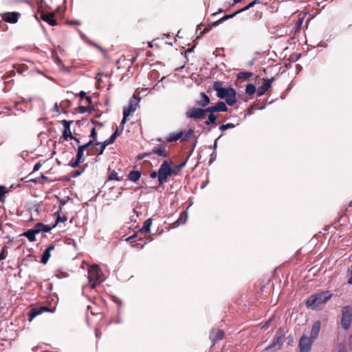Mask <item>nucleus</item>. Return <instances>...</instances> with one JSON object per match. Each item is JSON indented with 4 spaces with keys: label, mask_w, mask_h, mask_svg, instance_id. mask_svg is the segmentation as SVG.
Segmentation results:
<instances>
[{
    "label": "nucleus",
    "mask_w": 352,
    "mask_h": 352,
    "mask_svg": "<svg viewBox=\"0 0 352 352\" xmlns=\"http://www.w3.org/2000/svg\"><path fill=\"white\" fill-rule=\"evenodd\" d=\"M224 82L222 81H214L213 89L217 91V96L221 99H225L229 106H232L236 102V91L234 88L229 87H223Z\"/></svg>",
    "instance_id": "nucleus-1"
},
{
    "label": "nucleus",
    "mask_w": 352,
    "mask_h": 352,
    "mask_svg": "<svg viewBox=\"0 0 352 352\" xmlns=\"http://www.w3.org/2000/svg\"><path fill=\"white\" fill-rule=\"evenodd\" d=\"M192 133H185V136L183 138V133H176L174 135L167 138L164 141H162V138H158L157 141L163 142L159 146H155L151 153L152 154H156L158 156L163 157H168L169 156V151L166 148L168 143L175 142L182 138V140H184L190 137Z\"/></svg>",
    "instance_id": "nucleus-2"
},
{
    "label": "nucleus",
    "mask_w": 352,
    "mask_h": 352,
    "mask_svg": "<svg viewBox=\"0 0 352 352\" xmlns=\"http://www.w3.org/2000/svg\"><path fill=\"white\" fill-rule=\"evenodd\" d=\"M333 294L329 291H323L314 294L308 297L306 300V305L311 309H318L322 305L325 304L331 298Z\"/></svg>",
    "instance_id": "nucleus-3"
},
{
    "label": "nucleus",
    "mask_w": 352,
    "mask_h": 352,
    "mask_svg": "<svg viewBox=\"0 0 352 352\" xmlns=\"http://www.w3.org/2000/svg\"><path fill=\"white\" fill-rule=\"evenodd\" d=\"M172 164L173 162L170 160H165L161 164L158 170V186L166 182L168 177L175 173L174 169L171 167Z\"/></svg>",
    "instance_id": "nucleus-4"
},
{
    "label": "nucleus",
    "mask_w": 352,
    "mask_h": 352,
    "mask_svg": "<svg viewBox=\"0 0 352 352\" xmlns=\"http://www.w3.org/2000/svg\"><path fill=\"white\" fill-rule=\"evenodd\" d=\"M285 332L283 328H279L271 344L267 346L262 352H268L270 350L277 351L281 349L285 342Z\"/></svg>",
    "instance_id": "nucleus-5"
},
{
    "label": "nucleus",
    "mask_w": 352,
    "mask_h": 352,
    "mask_svg": "<svg viewBox=\"0 0 352 352\" xmlns=\"http://www.w3.org/2000/svg\"><path fill=\"white\" fill-rule=\"evenodd\" d=\"M209 116L208 120L205 122L207 125L215 124L217 117L214 114V112H224L228 111V107L224 102L219 101L215 105L208 107Z\"/></svg>",
    "instance_id": "nucleus-6"
},
{
    "label": "nucleus",
    "mask_w": 352,
    "mask_h": 352,
    "mask_svg": "<svg viewBox=\"0 0 352 352\" xmlns=\"http://www.w3.org/2000/svg\"><path fill=\"white\" fill-rule=\"evenodd\" d=\"M101 270L96 265H92L88 270L87 278L91 287L94 288L100 282Z\"/></svg>",
    "instance_id": "nucleus-7"
},
{
    "label": "nucleus",
    "mask_w": 352,
    "mask_h": 352,
    "mask_svg": "<svg viewBox=\"0 0 352 352\" xmlns=\"http://www.w3.org/2000/svg\"><path fill=\"white\" fill-rule=\"evenodd\" d=\"M208 113L209 112L208 108L200 109L197 107H192L186 112V116L188 118H192L195 120H204L206 118Z\"/></svg>",
    "instance_id": "nucleus-8"
},
{
    "label": "nucleus",
    "mask_w": 352,
    "mask_h": 352,
    "mask_svg": "<svg viewBox=\"0 0 352 352\" xmlns=\"http://www.w3.org/2000/svg\"><path fill=\"white\" fill-rule=\"evenodd\" d=\"M352 321V311L349 306H345L342 308V320H341V325L342 327L348 330L351 324Z\"/></svg>",
    "instance_id": "nucleus-9"
},
{
    "label": "nucleus",
    "mask_w": 352,
    "mask_h": 352,
    "mask_svg": "<svg viewBox=\"0 0 352 352\" xmlns=\"http://www.w3.org/2000/svg\"><path fill=\"white\" fill-rule=\"evenodd\" d=\"M152 225V219L149 218L146 219L143 224L142 228L139 230L138 233L133 234L132 236L128 237L126 240L130 241L131 243H133L138 241H143L142 238L138 237L139 234L148 233L150 232L151 226Z\"/></svg>",
    "instance_id": "nucleus-10"
},
{
    "label": "nucleus",
    "mask_w": 352,
    "mask_h": 352,
    "mask_svg": "<svg viewBox=\"0 0 352 352\" xmlns=\"http://www.w3.org/2000/svg\"><path fill=\"white\" fill-rule=\"evenodd\" d=\"M138 104V100L135 96H133V98L130 100L128 107H125L123 110L124 117L122 120L121 124H124V122L126 121V118L131 115L135 111Z\"/></svg>",
    "instance_id": "nucleus-11"
},
{
    "label": "nucleus",
    "mask_w": 352,
    "mask_h": 352,
    "mask_svg": "<svg viewBox=\"0 0 352 352\" xmlns=\"http://www.w3.org/2000/svg\"><path fill=\"white\" fill-rule=\"evenodd\" d=\"M46 311L53 312L54 309H50L47 306H41L39 307H34L31 309L30 311L28 314L29 321H32L36 316Z\"/></svg>",
    "instance_id": "nucleus-12"
},
{
    "label": "nucleus",
    "mask_w": 352,
    "mask_h": 352,
    "mask_svg": "<svg viewBox=\"0 0 352 352\" xmlns=\"http://www.w3.org/2000/svg\"><path fill=\"white\" fill-rule=\"evenodd\" d=\"M312 342L310 338L305 336L301 337L298 344L300 352H309Z\"/></svg>",
    "instance_id": "nucleus-13"
},
{
    "label": "nucleus",
    "mask_w": 352,
    "mask_h": 352,
    "mask_svg": "<svg viewBox=\"0 0 352 352\" xmlns=\"http://www.w3.org/2000/svg\"><path fill=\"white\" fill-rule=\"evenodd\" d=\"M2 19L9 23H16L21 14L17 12H4L1 14Z\"/></svg>",
    "instance_id": "nucleus-14"
},
{
    "label": "nucleus",
    "mask_w": 352,
    "mask_h": 352,
    "mask_svg": "<svg viewBox=\"0 0 352 352\" xmlns=\"http://www.w3.org/2000/svg\"><path fill=\"white\" fill-rule=\"evenodd\" d=\"M38 13L40 14V18L47 22L49 25L52 26H55L57 25L56 21L54 19L55 14L54 12H48L45 13L44 11H40L38 10Z\"/></svg>",
    "instance_id": "nucleus-15"
},
{
    "label": "nucleus",
    "mask_w": 352,
    "mask_h": 352,
    "mask_svg": "<svg viewBox=\"0 0 352 352\" xmlns=\"http://www.w3.org/2000/svg\"><path fill=\"white\" fill-rule=\"evenodd\" d=\"M263 84L258 87L257 89L258 96H261L271 87L272 82L274 80V78L270 79H263Z\"/></svg>",
    "instance_id": "nucleus-16"
},
{
    "label": "nucleus",
    "mask_w": 352,
    "mask_h": 352,
    "mask_svg": "<svg viewBox=\"0 0 352 352\" xmlns=\"http://www.w3.org/2000/svg\"><path fill=\"white\" fill-rule=\"evenodd\" d=\"M224 336V332L221 329H213L210 333V339L212 340L213 344L217 342L222 340Z\"/></svg>",
    "instance_id": "nucleus-17"
},
{
    "label": "nucleus",
    "mask_w": 352,
    "mask_h": 352,
    "mask_svg": "<svg viewBox=\"0 0 352 352\" xmlns=\"http://www.w3.org/2000/svg\"><path fill=\"white\" fill-rule=\"evenodd\" d=\"M321 324L320 321H316L312 325L311 333H310V339L313 341V340L316 339L320 332Z\"/></svg>",
    "instance_id": "nucleus-18"
},
{
    "label": "nucleus",
    "mask_w": 352,
    "mask_h": 352,
    "mask_svg": "<svg viewBox=\"0 0 352 352\" xmlns=\"http://www.w3.org/2000/svg\"><path fill=\"white\" fill-rule=\"evenodd\" d=\"M55 246L52 244L50 245L42 254L41 262L43 264H46L50 257V252L54 250Z\"/></svg>",
    "instance_id": "nucleus-19"
},
{
    "label": "nucleus",
    "mask_w": 352,
    "mask_h": 352,
    "mask_svg": "<svg viewBox=\"0 0 352 352\" xmlns=\"http://www.w3.org/2000/svg\"><path fill=\"white\" fill-rule=\"evenodd\" d=\"M98 146H99L98 148L91 149L87 152L86 155H97L98 156L101 155L103 153L106 146L102 142Z\"/></svg>",
    "instance_id": "nucleus-20"
},
{
    "label": "nucleus",
    "mask_w": 352,
    "mask_h": 352,
    "mask_svg": "<svg viewBox=\"0 0 352 352\" xmlns=\"http://www.w3.org/2000/svg\"><path fill=\"white\" fill-rule=\"evenodd\" d=\"M201 100H197L196 104L202 107H206L210 102V98L204 93H201Z\"/></svg>",
    "instance_id": "nucleus-21"
},
{
    "label": "nucleus",
    "mask_w": 352,
    "mask_h": 352,
    "mask_svg": "<svg viewBox=\"0 0 352 352\" xmlns=\"http://www.w3.org/2000/svg\"><path fill=\"white\" fill-rule=\"evenodd\" d=\"M38 231L37 230H34L33 228L32 229H30L26 232H25L23 235L26 236L28 238V239L30 241V242H33V241H36V234H38Z\"/></svg>",
    "instance_id": "nucleus-22"
},
{
    "label": "nucleus",
    "mask_w": 352,
    "mask_h": 352,
    "mask_svg": "<svg viewBox=\"0 0 352 352\" xmlns=\"http://www.w3.org/2000/svg\"><path fill=\"white\" fill-rule=\"evenodd\" d=\"M141 172L139 170H132L129 173L128 178L130 181L135 182L140 179Z\"/></svg>",
    "instance_id": "nucleus-23"
},
{
    "label": "nucleus",
    "mask_w": 352,
    "mask_h": 352,
    "mask_svg": "<svg viewBox=\"0 0 352 352\" xmlns=\"http://www.w3.org/2000/svg\"><path fill=\"white\" fill-rule=\"evenodd\" d=\"M121 133H112L111 136L109 138L104 140V142H102V143L105 145L107 147L108 145L113 144L118 136H119Z\"/></svg>",
    "instance_id": "nucleus-24"
},
{
    "label": "nucleus",
    "mask_w": 352,
    "mask_h": 352,
    "mask_svg": "<svg viewBox=\"0 0 352 352\" xmlns=\"http://www.w3.org/2000/svg\"><path fill=\"white\" fill-rule=\"evenodd\" d=\"M256 91L257 92V89H256V87L254 85L250 83V84H248L246 85L245 93L248 95L251 96V95L254 94Z\"/></svg>",
    "instance_id": "nucleus-25"
},
{
    "label": "nucleus",
    "mask_w": 352,
    "mask_h": 352,
    "mask_svg": "<svg viewBox=\"0 0 352 352\" xmlns=\"http://www.w3.org/2000/svg\"><path fill=\"white\" fill-rule=\"evenodd\" d=\"M221 23H222V21H221V19L216 21H214L211 25H208L207 27H206L204 29V30L201 32V36L208 32L211 30L212 27L217 26L219 24H220Z\"/></svg>",
    "instance_id": "nucleus-26"
},
{
    "label": "nucleus",
    "mask_w": 352,
    "mask_h": 352,
    "mask_svg": "<svg viewBox=\"0 0 352 352\" xmlns=\"http://www.w3.org/2000/svg\"><path fill=\"white\" fill-rule=\"evenodd\" d=\"M188 214L186 212H182L180 214L179 218L175 221L177 226L184 223L186 221Z\"/></svg>",
    "instance_id": "nucleus-27"
},
{
    "label": "nucleus",
    "mask_w": 352,
    "mask_h": 352,
    "mask_svg": "<svg viewBox=\"0 0 352 352\" xmlns=\"http://www.w3.org/2000/svg\"><path fill=\"white\" fill-rule=\"evenodd\" d=\"M93 109L92 106H79L76 109L78 110V112L80 113H84L86 112H90L91 109Z\"/></svg>",
    "instance_id": "nucleus-28"
},
{
    "label": "nucleus",
    "mask_w": 352,
    "mask_h": 352,
    "mask_svg": "<svg viewBox=\"0 0 352 352\" xmlns=\"http://www.w3.org/2000/svg\"><path fill=\"white\" fill-rule=\"evenodd\" d=\"M254 75L252 72H241L237 74V78L239 79L248 78L252 77Z\"/></svg>",
    "instance_id": "nucleus-29"
},
{
    "label": "nucleus",
    "mask_w": 352,
    "mask_h": 352,
    "mask_svg": "<svg viewBox=\"0 0 352 352\" xmlns=\"http://www.w3.org/2000/svg\"><path fill=\"white\" fill-rule=\"evenodd\" d=\"M61 122L63 125V132H71L70 124L72 122V121L62 120Z\"/></svg>",
    "instance_id": "nucleus-30"
},
{
    "label": "nucleus",
    "mask_w": 352,
    "mask_h": 352,
    "mask_svg": "<svg viewBox=\"0 0 352 352\" xmlns=\"http://www.w3.org/2000/svg\"><path fill=\"white\" fill-rule=\"evenodd\" d=\"M76 158L78 161L80 160L81 162L85 161L84 151L79 148H78Z\"/></svg>",
    "instance_id": "nucleus-31"
},
{
    "label": "nucleus",
    "mask_w": 352,
    "mask_h": 352,
    "mask_svg": "<svg viewBox=\"0 0 352 352\" xmlns=\"http://www.w3.org/2000/svg\"><path fill=\"white\" fill-rule=\"evenodd\" d=\"M40 227H42V232H50L54 228L56 227V224H54L53 226H50L49 225H45L43 223V225H39Z\"/></svg>",
    "instance_id": "nucleus-32"
},
{
    "label": "nucleus",
    "mask_w": 352,
    "mask_h": 352,
    "mask_svg": "<svg viewBox=\"0 0 352 352\" xmlns=\"http://www.w3.org/2000/svg\"><path fill=\"white\" fill-rule=\"evenodd\" d=\"M63 138L64 140H68L69 139L74 140L77 143L80 142V140L78 138H76L73 136V133H63Z\"/></svg>",
    "instance_id": "nucleus-33"
},
{
    "label": "nucleus",
    "mask_w": 352,
    "mask_h": 352,
    "mask_svg": "<svg viewBox=\"0 0 352 352\" xmlns=\"http://www.w3.org/2000/svg\"><path fill=\"white\" fill-rule=\"evenodd\" d=\"M97 134L98 133H91L90 137L91 138V140H90L89 142H92L93 144L92 146H98L102 142H98L97 139Z\"/></svg>",
    "instance_id": "nucleus-34"
},
{
    "label": "nucleus",
    "mask_w": 352,
    "mask_h": 352,
    "mask_svg": "<svg viewBox=\"0 0 352 352\" xmlns=\"http://www.w3.org/2000/svg\"><path fill=\"white\" fill-rule=\"evenodd\" d=\"M61 211V208H60V210L56 212L58 214V217L56 218V222L54 224H56V226L59 223V222H65L67 221V217L65 216H63V217H60L59 215V212Z\"/></svg>",
    "instance_id": "nucleus-35"
},
{
    "label": "nucleus",
    "mask_w": 352,
    "mask_h": 352,
    "mask_svg": "<svg viewBox=\"0 0 352 352\" xmlns=\"http://www.w3.org/2000/svg\"><path fill=\"white\" fill-rule=\"evenodd\" d=\"M82 163L80 160H77L76 158H72L69 163V165L72 168H76L79 164Z\"/></svg>",
    "instance_id": "nucleus-36"
},
{
    "label": "nucleus",
    "mask_w": 352,
    "mask_h": 352,
    "mask_svg": "<svg viewBox=\"0 0 352 352\" xmlns=\"http://www.w3.org/2000/svg\"><path fill=\"white\" fill-rule=\"evenodd\" d=\"M108 179L109 180H121V179L118 176V173L114 170L109 174Z\"/></svg>",
    "instance_id": "nucleus-37"
},
{
    "label": "nucleus",
    "mask_w": 352,
    "mask_h": 352,
    "mask_svg": "<svg viewBox=\"0 0 352 352\" xmlns=\"http://www.w3.org/2000/svg\"><path fill=\"white\" fill-rule=\"evenodd\" d=\"M234 125L232 123H228L226 124H221L220 126H219V130L221 131H226L228 129H232V128H234Z\"/></svg>",
    "instance_id": "nucleus-38"
},
{
    "label": "nucleus",
    "mask_w": 352,
    "mask_h": 352,
    "mask_svg": "<svg viewBox=\"0 0 352 352\" xmlns=\"http://www.w3.org/2000/svg\"><path fill=\"white\" fill-rule=\"evenodd\" d=\"M254 5H256V3L253 1L251 3H250L248 6H246L245 7L237 10V12L241 13L242 12L246 11V10H249L250 8H252Z\"/></svg>",
    "instance_id": "nucleus-39"
},
{
    "label": "nucleus",
    "mask_w": 352,
    "mask_h": 352,
    "mask_svg": "<svg viewBox=\"0 0 352 352\" xmlns=\"http://www.w3.org/2000/svg\"><path fill=\"white\" fill-rule=\"evenodd\" d=\"M238 14H239V12H237V11H236L233 14L225 15L222 18H221V21H222V22H223L229 19L233 18L234 16H236Z\"/></svg>",
    "instance_id": "nucleus-40"
},
{
    "label": "nucleus",
    "mask_w": 352,
    "mask_h": 352,
    "mask_svg": "<svg viewBox=\"0 0 352 352\" xmlns=\"http://www.w3.org/2000/svg\"><path fill=\"white\" fill-rule=\"evenodd\" d=\"M92 144H93L92 142H88L83 145L79 146L78 148L85 152V151L87 150L90 146H92Z\"/></svg>",
    "instance_id": "nucleus-41"
},
{
    "label": "nucleus",
    "mask_w": 352,
    "mask_h": 352,
    "mask_svg": "<svg viewBox=\"0 0 352 352\" xmlns=\"http://www.w3.org/2000/svg\"><path fill=\"white\" fill-rule=\"evenodd\" d=\"M6 192V188L5 186H0V201L3 199L4 195Z\"/></svg>",
    "instance_id": "nucleus-42"
},
{
    "label": "nucleus",
    "mask_w": 352,
    "mask_h": 352,
    "mask_svg": "<svg viewBox=\"0 0 352 352\" xmlns=\"http://www.w3.org/2000/svg\"><path fill=\"white\" fill-rule=\"evenodd\" d=\"M152 154V153H140L139 154L138 156H137V160H142L143 158L146 157H149Z\"/></svg>",
    "instance_id": "nucleus-43"
},
{
    "label": "nucleus",
    "mask_w": 352,
    "mask_h": 352,
    "mask_svg": "<svg viewBox=\"0 0 352 352\" xmlns=\"http://www.w3.org/2000/svg\"><path fill=\"white\" fill-rule=\"evenodd\" d=\"M349 278L347 280L348 284L352 285V265L348 269Z\"/></svg>",
    "instance_id": "nucleus-44"
},
{
    "label": "nucleus",
    "mask_w": 352,
    "mask_h": 352,
    "mask_svg": "<svg viewBox=\"0 0 352 352\" xmlns=\"http://www.w3.org/2000/svg\"><path fill=\"white\" fill-rule=\"evenodd\" d=\"M39 225H43L42 223H38L35 225V226L33 228L34 230H38V234H39L40 232H42V227H40Z\"/></svg>",
    "instance_id": "nucleus-45"
},
{
    "label": "nucleus",
    "mask_w": 352,
    "mask_h": 352,
    "mask_svg": "<svg viewBox=\"0 0 352 352\" xmlns=\"http://www.w3.org/2000/svg\"><path fill=\"white\" fill-rule=\"evenodd\" d=\"M338 352H347L346 348L344 344H340L339 346V351Z\"/></svg>",
    "instance_id": "nucleus-46"
},
{
    "label": "nucleus",
    "mask_w": 352,
    "mask_h": 352,
    "mask_svg": "<svg viewBox=\"0 0 352 352\" xmlns=\"http://www.w3.org/2000/svg\"><path fill=\"white\" fill-rule=\"evenodd\" d=\"M41 162H38L36 163L34 166V168H33V171L35 172V171H37L41 166Z\"/></svg>",
    "instance_id": "nucleus-47"
},
{
    "label": "nucleus",
    "mask_w": 352,
    "mask_h": 352,
    "mask_svg": "<svg viewBox=\"0 0 352 352\" xmlns=\"http://www.w3.org/2000/svg\"><path fill=\"white\" fill-rule=\"evenodd\" d=\"M157 177H158V172L154 170V171H152L151 173H150V177L153 178V179H155Z\"/></svg>",
    "instance_id": "nucleus-48"
},
{
    "label": "nucleus",
    "mask_w": 352,
    "mask_h": 352,
    "mask_svg": "<svg viewBox=\"0 0 352 352\" xmlns=\"http://www.w3.org/2000/svg\"><path fill=\"white\" fill-rule=\"evenodd\" d=\"M186 165V161L180 163L179 164H178L175 168L178 170H180L182 168H183Z\"/></svg>",
    "instance_id": "nucleus-49"
},
{
    "label": "nucleus",
    "mask_w": 352,
    "mask_h": 352,
    "mask_svg": "<svg viewBox=\"0 0 352 352\" xmlns=\"http://www.w3.org/2000/svg\"><path fill=\"white\" fill-rule=\"evenodd\" d=\"M6 248L4 247L2 248V250L0 252V254H2L4 256V259L6 258Z\"/></svg>",
    "instance_id": "nucleus-50"
},
{
    "label": "nucleus",
    "mask_w": 352,
    "mask_h": 352,
    "mask_svg": "<svg viewBox=\"0 0 352 352\" xmlns=\"http://www.w3.org/2000/svg\"><path fill=\"white\" fill-rule=\"evenodd\" d=\"M85 99H86V102L88 103V104L89 106H91L90 104H91V103H92V98H91V96H88V97H86Z\"/></svg>",
    "instance_id": "nucleus-51"
},
{
    "label": "nucleus",
    "mask_w": 352,
    "mask_h": 352,
    "mask_svg": "<svg viewBox=\"0 0 352 352\" xmlns=\"http://www.w3.org/2000/svg\"><path fill=\"white\" fill-rule=\"evenodd\" d=\"M83 172V170H81V171H79V170H76L74 173L73 174V176L74 177H77V176H79Z\"/></svg>",
    "instance_id": "nucleus-52"
},
{
    "label": "nucleus",
    "mask_w": 352,
    "mask_h": 352,
    "mask_svg": "<svg viewBox=\"0 0 352 352\" xmlns=\"http://www.w3.org/2000/svg\"><path fill=\"white\" fill-rule=\"evenodd\" d=\"M85 94H85V91H81L78 94V95H79V96H80V98L81 99H82V98L85 96Z\"/></svg>",
    "instance_id": "nucleus-53"
},
{
    "label": "nucleus",
    "mask_w": 352,
    "mask_h": 352,
    "mask_svg": "<svg viewBox=\"0 0 352 352\" xmlns=\"http://www.w3.org/2000/svg\"><path fill=\"white\" fill-rule=\"evenodd\" d=\"M349 347L352 350V335L349 336Z\"/></svg>",
    "instance_id": "nucleus-54"
},
{
    "label": "nucleus",
    "mask_w": 352,
    "mask_h": 352,
    "mask_svg": "<svg viewBox=\"0 0 352 352\" xmlns=\"http://www.w3.org/2000/svg\"><path fill=\"white\" fill-rule=\"evenodd\" d=\"M254 3L256 4L262 3L263 2V0H254Z\"/></svg>",
    "instance_id": "nucleus-55"
},
{
    "label": "nucleus",
    "mask_w": 352,
    "mask_h": 352,
    "mask_svg": "<svg viewBox=\"0 0 352 352\" xmlns=\"http://www.w3.org/2000/svg\"><path fill=\"white\" fill-rule=\"evenodd\" d=\"M101 335H102L101 332H99L98 330H96V337L101 336Z\"/></svg>",
    "instance_id": "nucleus-56"
},
{
    "label": "nucleus",
    "mask_w": 352,
    "mask_h": 352,
    "mask_svg": "<svg viewBox=\"0 0 352 352\" xmlns=\"http://www.w3.org/2000/svg\"><path fill=\"white\" fill-rule=\"evenodd\" d=\"M242 0H234L233 5L240 3Z\"/></svg>",
    "instance_id": "nucleus-57"
},
{
    "label": "nucleus",
    "mask_w": 352,
    "mask_h": 352,
    "mask_svg": "<svg viewBox=\"0 0 352 352\" xmlns=\"http://www.w3.org/2000/svg\"><path fill=\"white\" fill-rule=\"evenodd\" d=\"M136 60V57H133L131 59V61L132 63H133Z\"/></svg>",
    "instance_id": "nucleus-58"
},
{
    "label": "nucleus",
    "mask_w": 352,
    "mask_h": 352,
    "mask_svg": "<svg viewBox=\"0 0 352 352\" xmlns=\"http://www.w3.org/2000/svg\"><path fill=\"white\" fill-rule=\"evenodd\" d=\"M54 109H55L57 111H59V110H58V104H55Z\"/></svg>",
    "instance_id": "nucleus-59"
},
{
    "label": "nucleus",
    "mask_w": 352,
    "mask_h": 352,
    "mask_svg": "<svg viewBox=\"0 0 352 352\" xmlns=\"http://www.w3.org/2000/svg\"><path fill=\"white\" fill-rule=\"evenodd\" d=\"M90 132L91 133H94V132H96V128L95 127H92Z\"/></svg>",
    "instance_id": "nucleus-60"
},
{
    "label": "nucleus",
    "mask_w": 352,
    "mask_h": 352,
    "mask_svg": "<svg viewBox=\"0 0 352 352\" xmlns=\"http://www.w3.org/2000/svg\"><path fill=\"white\" fill-rule=\"evenodd\" d=\"M70 24H79V23L77 21H71Z\"/></svg>",
    "instance_id": "nucleus-61"
},
{
    "label": "nucleus",
    "mask_w": 352,
    "mask_h": 352,
    "mask_svg": "<svg viewBox=\"0 0 352 352\" xmlns=\"http://www.w3.org/2000/svg\"><path fill=\"white\" fill-rule=\"evenodd\" d=\"M4 260V256L2 254H0V261Z\"/></svg>",
    "instance_id": "nucleus-62"
},
{
    "label": "nucleus",
    "mask_w": 352,
    "mask_h": 352,
    "mask_svg": "<svg viewBox=\"0 0 352 352\" xmlns=\"http://www.w3.org/2000/svg\"><path fill=\"white\" fill-rule=\"evenodd\" d=\"M222 12H223V10L222 9H219V11H218V13ZM217 14V12L214 13L213 14Z\"/></svg>",
    "instance_id": "nucleus-63"
},
{
    "label": "nucleus",
    "mask_w": 352,
    "mask_h": 352,
    "mask_svg": "<svg viewBox=\"0 0 352 352\" xmlns=\"http://www.w3.org/2000/svg\"><path fill=\"white\" fill-rule=\"evenodd\" d=\"M148 47H152V46H153V45H152V44H151V43H148Z\"/></svg>",
    "instance_id": "nucleus-64"
}]
</instances>
